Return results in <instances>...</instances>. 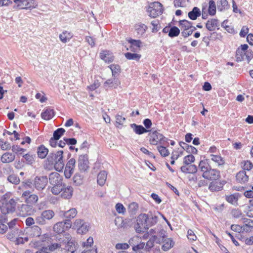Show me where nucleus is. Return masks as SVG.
I'll list each match as a JSON object with an SVG mask.
<instances>
[{"mask_svg": "<svg viewBox=\"0 0 253 253\" xmlns=\"http://www.w3.org/2000/svg\"><path fill=\"white\" fill-rule=\"evenodd\" d=\"M158 216L149 212L148 213L140 214L137 217L136 223L134 225L137 233L144 232L150 227L155 225L158 222Z\"/></svg>", "mask_w": 253, "mask_h": 253, "instance_id": "1", "label": "nucleus"}, {"mask_svg": "<svg viewBox=\"0 0 253 253\" xmlns=\"http://www.w3.org/2000/svg\"><path fill=\"white\" fill-rule=\"evenodd\" d=\"M63 154L62 150L50 153L45 162L44 167L49 169L54 168L58 171H62L65 165Z\"/></svg>", "mask_w": 253, "mask_h": 253, "instance_id": "2", "label": "nucleus"}, {"mask_svg": "<svg viewBox=\"0 0 253 253\" xmlns=\"http://www.w3.org/2000/svg\"><path fill=\"white\" fill-rule=\"evenodd\" d=\"M64 245L68 251H76L77 243L69 233H66L63 235L62 246Z\"/></svg>", "mask_w": 253, "mask_h": 253, "instance_id": "3", "label": "nucleus"}, {"mask_svg": "<svg viewBox=\"0 0 253 253\" xmlns=\"http://www.w3.org/2000/svg\"><path fill=\"white\" fill-rule=\"evenodd\" d=\"M54 212L52 210H45L36 218V223L41 225H45L47 223V221L54 217Z\"/></svg>", "mask_w": 253, "mask_h": 253, "instance_id": "4", "label": "nucleus"}, {"mask_svg": "<svg viewBox=\"0 0 253 253\" xmlns=\"http://www.w3.org/2000/svg\"><path fill=\"white\" fill-rule=\"evenodd\" d=\"M162 4L158 1H155L150 4L147 11L149 16L155 18L163 13Z\"/></svg>", "mask_w": 253, "mask_h": 253, "instance_id": "5", "label": "nucleus"}, {"mask_svg": "<svg viewBox=\"0 0 253 253\" xmlns=\"http://www.w3.org/2000/svg\"><path fill=\"white\" fill-rule=\"evenodd\" d=\"M150 134V142L151 144L157 145L159 143L161 144L166 145V143L167 142V138H165L158 131H152Z\"/></svg>", "mask_w": 253, "mask_h": 253, "instance_id": "6", "label": "nucleus"}, {"mask_svg": "<svg viewBox=\"0 0 253 253\" xmlns=\"http://www.w3.org/2000/svg\"><path fill=\"white\" fill-rule=\"evenodd\" d=\"M15 206L16 202L14 200L11 199L9 201L3 202L0 206V210L2 214H6L13 212L15 211Z\"/></svg>", "mask_w": 253, "mask_h": 253, "instance_id": "7", "label": "nucleus"}, {"mask_svg": "<svg viewBox=\"0 0 253 253\" xmlns=\"http://www.w3.org/2000/svg\"><path fill=\"white\" fill-rule=\"evenodd\" d=\"M71 226L72 223L71 220L67 219L64 221H61L56 223L54 225L53 229L55 232L59 234L70 228Z\"/></svg>", "mask_w": 253, "mask_h": 253, "instance_id": "8", "label": "nucleus"}, {"mask_svg": "<svg viewBox=\"0 0 253 253\" xmlns=\"http://www.w3.org/2000/svg\"><path fill=\"white\" fill-rule=\"evenodd\" d=\"M74 226L77 229L78 233L80 234L86 233L89 228V223L81 219L76 220L74 222Z\"/></svg>", "mask_w": 253, "mask_h": 253, "instance_id": "9", "label": "nucleus"}, {"mask_svg": "<svg viewBox=\"0 0 253 253\" xmlns=\"http://www.w3.org/2000/svg\"><path fill=\"white\" fill-rule=\"evenodd\" d=\"M78 168L81 172H85L89 168L88 158L87 155H80L79 157Z\"/></svg>", "mask_w": 253, "mask_h": 253, "instance_id": "10", "label": "nucleus"}, {"mask_svg": "<svg viewBox=\"0 0 253 253\" xmlns=\"http://www.w3.org/2000/svg\"><path fill=\"white\" fill-rule=\"evenodd\" d=\"M48 183L46 176H36L34 180L35 187L39 191L43 190Z\"/></svg>", "mask_w": 253, "mask_h": 253, "instance_id": "11", "label": "nucleus"}, {"mask_svg": "<svg viewBox=\"0 0 253 253\" xmlns=\"http://www.w3.org/2000/svg\"><path fill=\"white\" fill-rule=\"evenodd\" d=\"M76 160L74 158L70 159L67 162L64 170V175L66 178H69L74 171Z\"/></svg>", "mask_w": 253, "mask_h": 253, "instance_id": "12", "label": "nucleus"}, {"mask_svg": "<svg viewBox=\"0 0 253 253\" xmlns=\"http://www.w3.org/2000/svg\"><path fill=\"white\" fill-rule=\"evenodd\" d=\"M202 176L208 180H215L218 179L220 177V172L216 169H210L208 172L205 173Z\"/></svg>", "mask_w": 253, "mask_h": 253, "instance_id": "13", "label": "nucleus"}, {"mask_svg": "<svg viewBox=\"0 0 253 253\" xmlns=\"http://www.w3.org/2000/svg\"><path fill=\"white\" fill-rule=\"evenodd\" d=\"M49 181L51 185H59L63 183V177L56 172H52L49 175Z\"/></svg>", "mask_w": 253, "mask_h": 253, "instance_id": "14", "label": "nucleus"}, {"mask_svg": "<svg viewBox=\"0 0 253 253\" xmlns=\"http://www.w3.org/2000/svg\"><path fill=\"white\" fill-rule=\"evenodd\" d=\"M73 188L70 186H66L65 184L61 191V196L62 198L69 199L73 195Z\"/></svg>", "mask_w": 253, "mask_h": 253, "instance_id": "15", "label": "nucleus"}, {"mask_svg": "<svg viewBox=\"0 0 253 253\" xmlns=\"http://www.w3.org/2000/svg\"><path fill=\"white\" fill-rule=\"evenodd\" d=\"M130 126L133 129V131L138 135L152 131V130L147 129L141 125H137L136 124H131Z\"/></svg>", "mask_w": 253, "mask_h": 253, "instance_id": "16", "label": "nucleus"}, {"mask_svg": "<svg viewBox=\"0 0 253 253\" xmlns=\"http://www.w3.org/2000/svg\"><path fill=\"white\" fill-rule=\"evenodd\" d=\"M10 231L7 234V238L10 241H14L17 236L23 235V232L18 228L9 229Z\"/></svg>", "mask_w": 253, "mask_h": 253, "instance_id": "17", "label": "nucleus"}, {"mask_svg": "<svg viewBox=\"0 0 253 253\" xmlns=\"http://www.w3.org/2000/svg\"><path fill=\"white\" fill-rule=\"evenodd\" d=\"M73 37V34L67 31H64L59 35V38L61 42L65 43L69 42Z\"/></svg>", "mask_w": 253, "mask_h": 253, "instance_id": "18", "label": "nucleus"}, {"mask_svg": "<svg viewBox=\"0 0 253 253\" xmlns=\"http://www.w3.org/2000/svg\"><path fill=\"white\" fill-rule=\"evenodd\" d=\"M199 169L203 172L202 175H204L205 173L210 170L211 168L210 165L208 163V160H201L198 166Z\"/></svg>", "mask_w": 253, "mask_h": 253, "instance_id": "19", "label": "nucleus"}, {"mask_svg": "<svg viewBox=\"0 0 253 253\" xmlns=\"http://www.w3.org/2000/svg\"><path fill=\"white\" fill-rule=\"evenodd\" d=\"M100 57L101 59L106 63L112 62L114 60V56L109 51L104 50L100 53Z\"/></svg>", "mask_w": 253, "mask_h": 253, "instance_id": "20", "label": "nucleus"}, {"mask_svg": "<svg viewBox=\"0 0 253 253\" xmlns=\"http://www.w3.org/2000/svg\"><path fill=\"white\" fill-rule=\"evenodd\" d=\"M218 26L219 23L218 20L216 19H211L209 20L206 24L207 29L210 31H214Z\"/></svg>", "mask_w": 253, "mask_h": 253, "instance_id": "21", "label": "nucleus"}, {"mask_svg": "<svg viewBox=\"0 0 253 253\" xmlns=\"http://www.w3.org/2000/svg\"><path fill=\"white\" fill-rule=\"evenodd\" d=\"M239 197V193H234L231 195H226L225 200L234 206H237Z\"/></svg>", "mask_w": 253, "mask_h": 253, "instance_id": "22", "label": "nucleus"}, {"mask_svg": "<svg viewBox=\"0 0 253 253\" xmlns=\"http://www.w3.org/2000/svg\"><path fill=\"white\" fill-rule=\"evenodd\" d=\"M180 169L183 172L188 173H195L197 171V168L195 165L182 166Z\"/></svg>", "mask_w": 253, "mask_h": 253, "instance_id": "23", "label": "nucleus"}, {"mask_svg": "<svg viewBox=\"0 0 253 253\" xmlns=\"http://www.w3.org/2000/svg\"><path fill=\"white\" fill-rule=\"evenodd\" d=\"M236 179L241 183H245L248 181L249 177L245 170L238 172L236 174Z\"/></svg>", "mask_w": 253, "mask_h": 253, "instance_id": "24", "label": "nucleus"}, {"mask_svg": "<svg viewBox=\"0 0 253 253\" xmlns=\"http://www.w3.org/2000/svg\"><path fill=\"white\" fill-rule=\"evenodd\" d=\"M15 158V156L13 153L6 152L2 155L1 161L3 163H9L13 161Z\"/></svg>", "mask_w": 253, "mask_h": 253, "instance_id": "25", "label": "nucleus"}, {"mask_svg": "<svg viewBox=\"0 0 253 253\" xmlns=\"http://www.w3.org/2000/svg\"><path fill=\"white\" fill-rule=\"evenodd\" d=\"M28 233L32 237H39L41 234V229L38 226H33L28 230Z\"/></svg>", "mask_w": 253, "mask_h": 253, "instance_id": "26", "label": "nucleus"}, {"mask_svg": "<svg viewBox=\"0 0 253 253\" xmlns=\"http://www.w3.org/2000/svg\"><path fill=\"white\" fill-rule=\"evenodd\" d=\"M63 215L66 218L69 220L76 217L78 213L77 210L75 208H72L67 211H62Z\"/></svg>", "mask_w": 253, "mask_h": 253, "instance_id": "27", "label": "nucleus"}, {"mask_svg": "<svg viewBox=\"0 0 253 253\" xmlns=\"http://www.w3.org/2000/svg\"><path fill=\"white\" fill-rule=\"evenodd\" d=\"M120 84L118 79L114 78L113 79H108L104 83V86L105 88L108 87L116 88Z\"/></svg>", "mask_w": 253, "mask_h": 253, "instance_id": "28", "label": "nucleus"}, {"mask_svg": "<svg viewBox=\"0 0 253 253\" xmlns=\"http://www.w3.org/2000/svg\"><path fill=\"white\" fill-rule=\"evenodd\" d=\"M201 14V12L200 9L197 7H194L192 11L189 12L188 16L190 19L195 20L199 17Z\"/></svg>", "mask_w": 253, "mask_h": 253, "instance_id": "29", "label": "nucleus"}, {"mask_svg": "<svg viewBox=\"0 0 253 253\" xmlns=\"http://www.w3.org/2000/svg\"><path fill=\"white\" fill-rule=\"evenodd\" d=\"M180 146L188 153L191 154H197V150L195 147L191 145L185 143L183 142H180L179 143Z\"/></svg>", "mask_w": 253, "mask_h": 253, "instance_id": "30", "label": "nucleus"}, {"mask_svg": "<svg viewBox=\"0 0 253 253\" xmlns=\"http://www.w3.org/2000/svg\"><path fill=\"white\" fill-rule=\"evenodd\" d=\"M54 115V110L50 108H47L42 113L41 117L45 120H49L51 119Z\"/></svg>", "mask_w": 253, "mask_h": 253, "instance_id": "31", "label": "nucleus"}, {"mask_svg": "<svg viewBox=\"0 0 253 253\" xmlns=\"http://www.w3.org/2000/svg\"><path fill=\"white\" fill-rule=\"evenodd\" d=\"M107 173L106 171H100L97 176V183L100 186L104 185L106 179H107Z\"/></svg>", "mask_w": 253, "mask_h": 253, "instance_id": "32", "label": "nucleus"}, {"mask_svg": "<svg viewBox=\"0 0 253 253\" xmlns=\"http://www.w3.org/2000/svg\"><path fill=\"white\" fill-rule=\"evenodd\" d=\"M216 3L217 9L220 11L227 9L229 7V5L227 0H217Z\"/></svg>", "mask_w": 253, "mask_h": 253, "instance_id": "33", "label": "nucleus"}, {"mask_svg": "<svg viewBox=\"0 0 253 253\" xmlns=\"http://www.w3.org/2000/svg\"><path fill=\"white\" fill-rule=\"evenodd\" d=\"M48 152V150L43 145H41L38 148L37 154L39 158L43 159L45 158Z\"/></svg>", "mask_w": 253, "mask_h": 253, "instance_id": "34", "label": "nucleus"}, {"mask_svg": "<svg viewBox=\"0 0 253 253\" xmlns=\"http://www.w3.org/2000/svg\"><path fill=\"white\" fill-rule=\"evenodd\" d=\"M128 42L131 44L130 49L131 51H136L139 49L141 44V42L140 40L131 39L128 41Z\"/></svg>", "mask_w": 253, "mask_h": 253, "instance_id": "35", "label": "nucleus"}, {"mask_svg": "<svg viewBox=\"0 0 253 253\" xmlns=\"http://www.w3.org/2000/svg\"><path fill=\"white\" fill-rule=\"evenodd\" d=\"M210 156L211 160L215 163L218 166H221L224 165L225 161L220 156L211 154Z\"/></svg>", "mask_w": 253, "mask_h": 253, "instance_id": "36", "label": "nucleus"}, {"mask_svg": "<svg viewBox=\"0 0 253 253\" xmlns=\"http://www.w3.org/2000/svg\"><path fill=\"white\" fill-rule=\"evenodd\" d=\"M135 27L137 35L140 36L144 34L147 29V26L145 24L141 23L136 24Z\"/></svg>", "mask_w": 253, "mask_h": 253, "instance_id": "37", "label": "nucleus"}, {"mask_svg": "<svg viewBox=\"0 0 253 253\" xmlns=\"http://www.w3.org/2000/svg\"><path fill=\"white\" fill-rule=\"evenodd\" d=\"M216 4L213 0H210L209 2L208 14L211 16H213L216 13Z\"/></svg>", "mask_w": 253, "mask_h": 253, "instance_id": "38", "label": "nucleus"}, {"mask_svg": "<svg viewBox=\"0 0 253 253\" xmlns=\"http://www.w3.org/2000/svg\"><path fill=\"white\" fill-rule=\"evenodd\" d=\"M26 0H14V2L15 3L13 7V9H25V6Z\"/></svg>", "mask_w": 253, "mask_h": 253, "instance_id": "39", "label": "nucleus"}, {"mask_svg": "<svg viewBox=\"0 0 253 253\" xmlns=\"http://www.w3.org/2000/svg\"><path fill=\"white\" fill-rule=\"evenodd\" d=\"M64 185L63 183L59 184V185H53L51 190L52 193L56 195H58L61 192Z\"/></svg>", "mask_w": 253, "mask_h": 253, "instance_id": "40", "label": "nucleus"}, {"mask_svg": "<svg viewBox=\"0 0 253 253\" xmlns=\"http://www.w3.org/2000/svg\"><path fill=\"white\" fill-rule=\"evenodd\" d=\"M64 185L63 183L59 184V185H53L51 190L52 193L56 195H58L61 192Z\"/></svg>", "mask_w": 253, "mask_h": 253, "instance_id": "41", "label": "nucleus"}, {"mask_svg": "<svg viewBox=\"0 0 253 253\" xmlns=\"http://www.w3.org/2000/svg\"><path fill=\"white\" fill-rule=\"evenodd\" d=\"M174 243L172 241L169 239L165 240L164 243L162 247V249L164 251H167L170 249L173 246Z\"/></svg>", "mask_w": 253, "mask_h": 253, "instance_id": "42", "label": "nucleus"}, {"mask_svg": "<svg viewBox=\"0 0 253 253\" xmlns=\"http://www.w3.org/2000/svg\"><path fill=\"white\" fill-rule=\"evenodd\" d=\"M126 58L128 60L138 61L141 57V55L135 53L127 52L125 54Z\"/></svg>", "mask_w": 253, "mask_h": 253, "instance_id": "43", "label": "nucleus"}, {"mask_svg": "<svg viewBox=\"0 0 253 253\" xmlns=\"http://www.w3.org/2000/svg\"><path fill=\"white\" fill-rule=\"evenodd\" d=\"M179 25L181 29L183 31L189 30L192 27V23L186 20H182L179 21Z\"/></svg>", "mask_w": 253, "mask_h": 253, "instance_id": "44", "label": "nucleus"}, {"mask_svg": "<svg viewBox=\"0 0 253 253\" xmlns=\"http://www.w3.org/2000/svg\"><path fill=\"white\" fill-rule=\"evenodd\" d=\"M221 183L217 182H212L209 185V189L211 191H218L221 189Z\"/></svg>", "mask_w": 253, "mask_h": 253, "instance_id": "45", "label": "nucleus"}, {"mask_svg": "<svg viewBox=\"0 0 253 253\" xmlns=\"http://www.w3.org/2000/svg\"><path fill=\"white\" fill-rule=\"evenodd\" d=\"M74 183L76 185H80L83 182V176L79 173H76L73 178Z\"/></svg>", "mask_w": 253, "mask_h": 253, "instance_id": "46", "label": "nucleus"}, {"mask_svg": "<svg viewBox=\"0 0 253 253\" xmlns=\"http://www.w3.org/2000/svg\"><path fill=\"white\" fill-rule=\"evenodd\" d=\"M157 237L155 235L152 236V237L147 241L146 244L145 248L146 250L149 251L151 249L154 245V242L156 241Z\"/></svg>", "mask_w": 253, "mask_h": 253, "instance_id": "47", "label": "nucleus"}, {"mask_svg": "<svg viewBox=\"0 0 253 253\" xmlns=\"http://www.w3.org/2000/svg\"><path fill=\"white\" fill-rule=\"evenodd\" d=\"M65 130L63 128H57L55 130L53 134V137L54 139L59 140V138L64 134Z\"/></svg>", "mask_w": 253, "mask_h": 253, "instance_id": "48", "label": "nucleus"}, {"mask_svg": "<svg viewBox=\"0 0 253 253\" xmlns=\"http://www.w3.org/2000/svg\"><path fill=\"white\" fill-rule=\"evenodd\" d=\"M38 3L34 0H26L25 9H31L37 7Z\"/></svg>", "mask_w": 253, "mask_h": 253, "instance_id": "49", "label": "nucleus"}, {"mask_svg": "<svg viewBox=\"0 0 253 253\" xmlns=\"http://www.w3.org/2000/svg\"><path fill=\"white\" fill-rule=\"evenodd\" d=\"M179 29L177 27L173 26L170 29L169 36L171 38L177 37L179 35Z\"/></svg>", "mask_w": 253, "mask_h": 253, "instance_id": "50", "label": "nucleus"}, {"mask_svg": "<svg viewBox=\"0 0 253 253\" xmlns=\"http://www.w3.org/2000/svg\"><path fill=\"white\" fill-rule=\"evenodd\" d=\"M195 161V157L192 155H188L185 156L183 159L184 166L191 165Z\"/></svg>", "mask_w": 253, "mask_h": 253, "instance_id": "51", "label": "nucleus"}, {"mask_svg": "<svg viewBox=\"0 0 253 253\" xmlns=\"http://www.w3.org/2000/svg\"><path fill=\"white\" fill-rule=\"evenodd\" d=\"M245 55V53L242 51V50H240V48L239 47L237 48L236 52V60L238 62H241L244 60V56Z\"/></svg>", "mask_w": 253, "mask_h": 253, "instance_id": "52", "label": "nucleus"}, {"mask_svg": "<svg viewBox=\"0 0 253 253\" xmlns=\"http://www.w3.org/2000/svg\"><path fill=\"white\" fill-rule=\"evenodd\" d=\"M7 180L14 184H18L20 182V179L18 176L15 174H11L7 177Z\"/></svg>", "mask_w": 253, "mask_h": 253, "instance_id": "53", "label": "nucleus"}, {"mask_svg": "<svg viewBox=\"0 0 253 253\" xmlns=\"http://www.w3.org/2000/svg\"><path fill=\"white\" fill-rule=\"evenodd\" d=\"M157 149L160 153L161 155L163 157H167L169 155V152L166 147L163 146H159L157 147Z\"/></svg>", "mask_w": 253, "mask_h": 253, "instance_id": "54", "label": "nucleus"}, {"mask_svg": "<svg viewBox=\"0 0 253 253\" xmlns=\"http://www.w3.org/2000/svg\"><path fill=\"white\" fill-rule=\"evenodd\" d=\"M140 240H141V238L139 237L135 236L129 240V244H128L129 245V246H131L133 248L137 244L140 242Z\"/></svg>", "mask_w": 253, "mask_h": 253, "instance_id": "55", "label": "nucleus"}, {"mask_svg": "<svg viewBox=\"0 0 253 253\" xmlns=\"http://www.w3.org/2000/svg\"><path fill=\"white\" fill-rule=\"evenodd\" d=\"M109 67L112 71L113 77H115L116 75L120 72V67L118 65L112 64Z\"/></svg>", "mask_w": 253, "mask_h": 253, "instance_id": "56", "label": "nucleus"}, {"mask_svg": "<svg viewBox=\"0 0 253 253\" xmlns=\"http://www.w3.org/2000/svg\"><path fill=\"white\" fill-rule=\"evenodd\" d=\"M231 215L234 218H239L242 216L241 211L238 209H234L231 211Z\"/></svg>", "mask_w": 253, "mask_h": 253, "instance_id": "57", "label": "nucleus"}, {"mask_svg": "<svg viewBox=\"0 0 253 253\" xmlns=\"http://www.w3.org/2000/svg\"><path fill=\"white\" fill-rule=\"evenodd\" d=\"M242 164H243L242 166L243 169H244L243 170H250L251 169H252L253 167V165L252 163L250 161H245L242 162Z\"/></svg>", "mask_w": 253, "mask_h": 253, "instance_id": "58", "label": "nucleus"}, {"mask_svg": "<svg viewBox=\"0 0 253 253\" xmlns=\"http://www.w3.org/2000/svg\"><path fill=\"white\" fill-rule=\"evenodd\" d=\"M196 28L195 27L192 26V27L190 28L189 30H185L184 31H183L181 32V35L184 38L188 37V36L191 35L192 34L193 32L196 30Z\"/></svg>", "mask_w": 253, "mask_h": 253, "instance_id": "59", "label": "nucleus"}, {"mask_svg": "<svg viewBox=\"0 0 253 253\" xmlns=\"http://www.w3.org/2000/svg\"><path fill=\"white\" fill-rule=\"evenodd\" d=\"M59 243H54L49 246L48 249H49V251H53L55 249L58 248H61L62 247V238H60L59 239Z\"/></svg>", "mask_w": 253, "mask_h": 253, "instance_id": "60", "label": "nucleus"}, {"mask_svg": "<svg viewBox=\"0 0 253 253\" xmlns=\"http://www.w3.org/2000/svg\"><path fill=\"white\" fill-rule=\"evenodd\" d=\"M93 243L92 237H89L85 242L83 243V246L85 249L90 248Z\"/></svg>", "mask_w": 253, "mask_h": 253, "instance_id": "61", "label": "nucleus"}, {"mask_svg": "<svg viewBox=\"0 0 253 253\" xmlns=\"http://www.w3.org/2000/svg\"><path fill=\"white\" fill-rule=\"evenodd\" d=\"M16 245L23 244L28 241L27 237H22L17 236V238L14 240Z\"/></svg>", "mask_w": 253, "mask_h": 253, "instance_id": "62", "label": "nucleus"}, {"mask_svg": "<svg viewBox=\"0 0 253 253\" xmlns=\"http://www.w3.org/2000/svg\"><path fill=\"white\" fill-rule=\"evenodd\" d=\"M145 245V243L141 242V240H140V242L137 244L133 248H132V250L135 252H137L143 249L144 248Z\"/></svg>", "mask_w": 253, "mask_h": 253, "instance_id": "63", "label": "nucleus"}, {"mask_svg": "<svg viewBox=\"0 0 253 253\" xmlns=\"http://www.w3.org/2000/svg\"><path fill=\"white\" fill-rule=\"evenodd\" d=\"M116 210L119 213H124L126 211V209L123 204L118 203L115 206Z\"/></svg>", "mask_w": 253, "mask_h": 253, "instance_id": "64", "label": "nucleus"}]
</instances>
